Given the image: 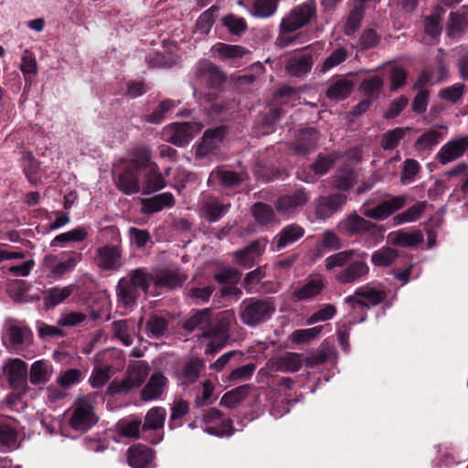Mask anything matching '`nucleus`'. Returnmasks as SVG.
<instances>
[{
  "mask_svg": "<svg viewBox=\"0 0 468 468\" xmlns=\"http://www.w3.org/2000/svg\"><path fill=\"white\" fill-rule=\"evenodd\" d=\"M384 298V292L375 287L367 285L356 289L353 293V324L364 322L365 310L382 303Z\"/></svg>",
  "mask_w": 468,
  "mask_h": 468,
  "instance_id": "nucleus-5",
  "label": "nucleus"
},
{
  "mask_svg": "<svg viewBox=\"0 0 468 468\" xmlns=\"http://www.w3.org/2000/svg\"><path fill=\"white\" fill-rule=\"evenodd\" d=\"M336 314V309L333 304H324L321 309L314 312L312 315H310L306 324L311 325L319 322H325L332 319Z\"/></svg>",
  "mask_w": 468,
  "mask_h": 468,
  "instance_id": "nucleus-64",
  "label": "nucleus"
},
{
  "mask_svg": "<svg viewBox=\"0 0 468 468\" xmlns=\"http://www.w3.org/2000/svg\"><path fill=\"white\" fill-rule=\"evenodd\" d=\"M313 64V55L306 52L290 58L285 64V71L292 77H302L311 70Z\"/></svg>",
  "mask_w": 468,
  "mask_h": 468,
  "instance_id": "nucleus-29",
  "label": "nucleus"
},
{
  "mask_svg": "<svg viewBox=\"0 0 468 468\" xmlns=\"http://www.w3.org/2000/svg\"><path fill=\"white\" fill-rule=\"evenodd\" d=\"M116 294L118 302L125 307L133 306L139 298V289L129 280L127 276L120 279Z\"/></svg>",
  "mask_w": 468,
  "mask_h": 468,
  "instance_id": "nucleus-30",
  "label": "nucleus"
},
{
  "mask_svg": "<svg viewBox=\"0 0 468 468\" xmlns=\"http://www.w3.org/2000/svg\"><path fill=\"white\" fill-rule=\"evenodd\" d=\"M468 26V16L464 14H451V22L447 28V35L450 37H457Z\"/></svg>",
  "mask_w": 468,
  "mask_h": 468,
  "instance_id": "nucleus-55",
  "label": "nucleus"
},
{
  "mask_svg": "<svg viewBox=\"0 0 468 468\" xmlns=\"http://www.w3.org/2000/svg\"><path fill=\"white\" fill-rule=\"evenodd\" d=\"M145 328L149 336L160 338L167 331L168 323L163 317L153 315L146 322Z\"/></svg>",
  "mask_w": 468,
  "mask_h": 468,
  "instance_id": "nucleus-52",
  "label": "nucleus"
},
{
  "mask_svg": "<svg viewBox=\"0 0 468 468\" xmlns=\"http://www.w3.org/2000/svg\"><path fill=\"white\" fill-rule=\"evenodd\" d=\"M165 186V178L159 172L156 164L151 165L150 169L144 175L142 193L149 195L163 189Z\"/></svg>",
  "mask_w": 468,
  "mask_h": 468,
  "instance_id": "nucleus-33",
  "label": "nucleus"
},
{
  "mask_svg": "<svg viewBox=\"0 0 468 468\" xmlns=\"http://www.w3.org/2000/svg\"><path fill=\"white\" fill-rule=\"evenodd\" d=\"M251 390V386L250 384L242 385L237 387L228 392H226L221 399L219 404L221 406L227 407L229 409H233L239 406L246 398L249 396Z\"/></svg>",
  "mask_w": 468,
  "mask_h": 468,
  "instance_id": "nucleus-38",
  "label": "nucleus"
},
{
  "mask_svg": "<svg viewBox=\"0 0 468 468\" xmlns=\"http://www.w3.org/2000/svg\"><path fill=\"white\" fill-rule=\"evenodd\" d=\"M219 8L217 5H212L207 10L204 11L197 20V30L204 35L209 33L211 27L215 23V15L218 12Z\"/></svg>",
  "mask_w": 468,
  "mask_h": 468,
  "instance_id": "nucleus-50",
  "label": "nucleus"
},
{
  "mask_svg": "<svg viewBox=\"0 0 468 468\" xmlns=\"http://www.w3.org/2000/svg\"><path fill=\"white\" fill-rule=\"evenodd\" d=\"M4 374L10 387L20 394H26L27 385V365L20 358H8L3 366Z\"/></svg>",
  "mask_w": 468,
  "mask_h": 468,
  "instance_id": "nucleus-7",
  "label": "nucleus"
},
{
  "mask_svg": "<svg viewBox=\"0 0 468 468\" xmlns=\"http://www.w3.org/2000/svg\"><path fill=\"white\" fill-rule=\"evenodd\" d=\"M81 260L82 254L77 251L64 252L59 261L56 255L48 254L43 259V265L51 276L60 278L73 271Z\"/></svg>",
  "mask_w": 468,
  "mask_h": 468,
  "instance_id": "nucleus-6",
  "label": "nucleus"
},
{
  "mask_svg": "<svg viewBox=\"0 0 468 468\" xmlns=\"http://www.w3.org/2000/svg\"><path fill=\"white\" fill-rule=\"evenodd\" d=\"M277 5V0H255L250 13L258 18H267L276 12Z\"/></svg>",
  "mask_w": 468,
  "mask_h": 468,
  "instance_id": "nucleus-46",
  "label": "nucleus"
},
{
  "mask_svg": "<svg viewBox=\"0 0 468 468\" xmlns=\"http://www.w3.org/2000/svg\"><path fill=\"white\" fill-rule=\"evenodd\" d=\"M195 77L199 85H205L209 89H217L227 80L219 67L207 60L197 64Z\"/></svg>",
  "mask_w": 468,
  "mask_h": 468,
  "instance_id": "nucleus-10",
  "label": "nucleus"
},
{
  "mask_svg": "<svg viewBox=\"0 0 468 468\" xmlns=\"http://www.w3.org/2000/svg\"><path fill=\"white\" fill-rule=\"evenodd\" d=\"M213 48L222 60L242 58L248 53L246 48L241 46L225 43H218Z\"/></svg>",
  "mask_w": 468,
  "mask_h": 468,
  "instance_id": "nucleus-45",
  "label": "nucleus"
},
{
  "mask_svg": "<svg viewBox=\"0 0 468 468\" xmlns=\"http://www.w3.org/2000/svg\"><path fill=\"white\" fill-rule=\"evenodd\" d=\"M269 363L272 370L293 373L302 368L303 359L301 354L287 352L284 355L271 360Z\"/></svg>",
  "mask_w": 468,
  "mask_h": 468,
  "instance_id": "nucleus-25",
  "label": "nucleus"
},
{
  "mask_svg": "<svg viewBox=\"0 0 468 468\" xmlns=\"http://www.w3.org/2000/svg\"><path fill=\"white\" fill-rule=\"evenodd\" d=\"M398 251L386 247L382 248L372 254L371 261L375 266L387 267L391 265L398 258Z\"/></svg>",
  "mask_w": 468,
  "mask_h": 468,
  "instance_id": "nucleus-51",
  "label": "nucleus"
},
{
  "mask_svg": "<svg viewBox=\"0 0 468 468\" xmlns=\"http://www.w3.org/2000/svg\"><path fill=\"white\" fill-rule=\"evenodd\" d=\"M142 426L140 419L122 420L117 424V432L121 437L137 440L141 437Z\"/></svg>",
  "mask_w": 468,
  "mask_h": 468,
  "instance_id": "nucleus-42",
  "label": "nucleus"
},
{
  "mask_svg": "<svg viewBox=\"0 0 468 468\" xmlns=\"http://www.w3.org/2000/svg\"><path fill=\"white\" fill-rule=\"evenodd\" d=\"M407 130L406 128L398 127L385 133L382 136L381 146L385 150L395 148L405 136Z\"/></svg>",
  "mask_w": 468,
  "mask_h": 468,
  "instance_id": "nucleus-60",
  "label": "nucleus"
},
{
  "mask_svg": "<svg viewBox=\"0 0 468 468\" xmlns=\"http://www.w3.org/2000/svg\"><path fill=\"white\" fill-rule=\"evenodd\" d=\"M168 384L167 378L161 372L153 374L141 391V399L144 401H151L159 399Z\"/></svg>",
  "mask_w": 468,
  "mask_h": 468,
  "instance_id": "nucleus-26",
  "label": "nucleus"
},
{
  "mask_svg": "<svg viewBox=\"0 0 468 468\" xmlns=\"http://www.w3.org/2000/svg\"><path fill=\"white\" fill-rule=\"evenodd\" d=\"M111 366L107 364L95 365L90 378L89 383L93 388H101L106 385L110 379Z\"/></svg>",
  "mask_w": 468,
  "mask_h": 468,
  "instance_id": "nucleus-44",
  "label": "nucleus"
},
{
  "mask_svg": "<svg viewBox=\"0 0 468 468\" xmlns=\"http://www.w3.org/2000/svg\"><path fill=\"white\" fill-rule=\"evenodd\" d=\"M16 430L7 423H0V445L2 447L14 449L16 447Z\"/></svg>",
  "mask_w": 468,
  "mask_h": 468,
  "instance_id": "nucleus-56",
  "label": "nucleus"
},
{
  "mask_svg": "<svg viewBox=\"0 0 468 468\" xmlns=\"http://www.w3.org/2000/svg\"><path fill=\"white\" fill-rule=\"evenodd\" d=\"M204 367L201 359L191 358L183 367L182 372L179 376L181 385L188 386L198 379L200 372Z\"/></svg>",
  "mask_w": 468,
  "mask_h": 468,
  "instance_id": "nucleus-37",
  "label": "nucleus"
},
{
  "mask_svg": "<svg viewBox=\"0 0 468 468\" xmlns=\"http://www.w3.org/2000/svg\"><path fill=\"white\" fill-rule=\"evenodd\" d=\"M341 158L339 152H332L330 154H319L316 160L312 165V170L315 175H325L335 165V163Z\"/></svg>",
  "mask_w": 468,
  "mask_h": 468,
  "instance_id": "nucleus-41",
  "label": "nucleus"
},
{
  "mask_svg": "<svg viewBox=\"0 0 468 468\" xmlns=\"http://www.w3.org/2000/svg\"><path fill=\"white\" fill-rule=\"evenodd\" d=\"M426 208V202H418L402 213L394 217L395 225H401L416 221Z\"/></svg>",
  "mask_w": 468,
  "mask_h": 468,
  "instance_id": "nucleus-47",
  "label": "nucleus"
},
{
  "mask_svg": "<svg viewBox=\"0 0 468 468\" xmlns=\"http://www.w3.org/2000/svg\"><path fill=\"white\" fill-rule=\"evenodd\" d=\"M325 287L324 281L321 277H311L291 295L293 302H305L318 296Z\"/></svg>",
  "mask_w": 468,
  "mask_h": 468,
  "instance_id": "nucleus-21",
  "label": "nucleus"
},
{
  "mask_svg": "<svg viewBox=\"0 0 468 468\" xmlns=\"http://www.w3.org/2000/svg\"><path fill=\"white\" fill-rule=\"evenodd\" d=\"M231 207L230 203H223L218 197L207 195L200 201V213L209 222H217L224 217Z\"/></svg>",
  "mask_w": 468,
  "mask_h": 468,
  "instance_id": "nucleus-13",
  "label": "nucleus"
},
{
  "mask_svg": "<svg viewBox=\"0 0 468 468\" xmlns=\"http://www.w3.org/2000/svg\"><path fill=\"white\" fill-rule=\"evenodd\" d=\"M347 58V51L345 48H337L328 56L321 65L320 71L325 73L337 65L341 64Z\"/></svg>",
  "mask_w": 468,
  "mask_h": 468,
  "instance_id": "nucleus-63",
  "label": "nucleus"
},
{
  "mask_svg": "<svg viewBox=\"0 0 468 468\" xmlns=\"http://www.w3.org/2000/svg\"><path fill=\"white\" fill-rule=\"evenodd\" d=\"M201 129L202 125L197 122H176L165 128V140L176 146H185Z\"/></svg>",
  "mask_w": 468,
  "mask_h": 468,
  "instance_id": "nucleus-8",
  "label": "nucleus"
},
{
  "mask_svg": "<svg viewBox=\"0 0 468 468\" xmlns=\"http://www.w3.org/2000/svg\"><path fill=\"white\" fill-rule=\"evenodd\" d=\"M309 197L303 188L297 189L290 195L280 197L275 207L281 214H290L297 207L304 206L308 202Z\"/></svg>",
  "mask_w": 468,
  "mask_h": 468,
  "instance_id": "nucleus-22",
  "label": "nucleus"
},
{
  "mask_svg": "<svg viewBox=\"0 0 468 468\" xmlns=\"http://www.w3.org/2000/svg\"><path fill=\"white\" fill-rule=\"evenodd\" d=\"M225 136V127L219 126L214 129H208L205 132L201 143L197 148V155L204 157L213 150L219 147Z\"/></svg>",
  "mask_w": 468,
  "mask_h": 468,
  "instance_id": "nucleus-24",
  "label": "nucleus"
},
{
  "mask_svg": "<svg viewBox=\"0 0 468 468\" xmlns=\"http://www.w3.org/2000/svg\"><path fill=\"white\" fill-rule=\"evenodd\" d=\"M112 330L113 337L120 340L125 346H130L133 344L128 321L119 320L113 322Z\"/></svg>",
  "mask_w": 468,
  "mask_h": 468,
  "instance_id": "nucleus-59",
  "label": "nucleus"
},
{
  "mask_svg": "<svg viewBox=\"0 0 468 468\" xmlns=\"http://www.w3.org/2000/svg\"><path fill=\"white\" fill-rule=\"evenodd\" d=\"M82 373L80 369L69 368L59 374L57 383L63 388H69L78 384L81 379Z\"/></svg>",
  "mask_w": 468,
  "mask_h": 468,
  "instance_id": "nucleus-62",
  "label": "nucleus"
},
{
  "mask_svg": "<svg viewBox=\"0 0 468 468\" xmlns=\"http://www.w3.org/2000/svg\"><path fill=\"white\" fill-rule=\"evenodd\" d=\"M305 230L297 224H289L282 228L273 239L274 250L280 251L296 242L304 236Z\"/></svg>",
  "mask_w": 468,
  "mask_h": 468,
  "instance_id": "nucleus-23",
  "label": "nucleus"
},
{
  "mask_svg": "<svg viewBox=\"0 0 468 468\" xmlns=\"http://www.w3.org/2000/svg\"><path fill=\"white\" fill-rule=\"evenodd\" d=\"M116 185L125 195L139 193L141 190L137 176L131 169H126L119 175Z\"/></svg>",
  "mask_w": 468,
  "mask_h": 468,
  "instance_id": "nucleus-40",
  "label": "nucleus"
},
{
  "mask_svg": "<svg viewBox=\"0 0 468 468\" xmlns=\"http://www.w3.org/2000/svg\"><path fill=\"white\" fill-rule=\"evenodd\" d=\"M276 311V305L273 298H249L242 301L239 306V319L248 326L255 327L266 321Z\"/></svg>",
  "mask_w": 468,
  "mask_h": 468,
  "instance_id": "nucleus-3",
  "label": "nucleus"
},
{
  "mask_svg": "<svg viewBox=\"0 0 468 468\" xmlns=\"http://www.w3.org/2000/svg\"><path fill=\"white\" fill-rule=\"evenodd\" d=\"M267 241L257 239L235 252L237 262L244 268H251L263 254Z\"/></svg>",
  "mask_w": 468,
  "mask_h": 468,
  "instance_id": "nucleus-20",
  "label": "nucleus"
},
{
  "mask_svg": "<svg viewBox=\"0 0 468 468\" xmlns=\"http://www.w3.org/2000/svg\"><path fill=\"white\" fill-rule=\"evenodd\" d=\"M468 148V136L447 142L436 154L441 165H447L460 158Z\"/></svg>",
  "mask_w": 468,
  "mask_h": 468,
  "instance_id": "nucleus-15",
  "label": "nucleus"
},
{
  "mask_svg": "<svg viewBox=\"0 0 468 468\" xmlns=\"http://www.w3.org/2000/svg\"><path fill=\"white\" fill-rule=\"evenodd\" d=\"M166 419V410L163 407L151 408L144 416L142 426L143 431H157L163 429Z\"/></svg>",
  "mask_w": 468,
  "mask_h": 468,
  "instance_id": "nucleus-35",
  "label": "nucleus"
},
{
  "mask_svg": "<svg viewBox=\"0 0 468 468\" xmlns=\"http://www.w3.org/2000/svg\"><path fill=\"white\" fill-rule=\"evenodd\" d=\"M129 280L142 292L147 293L150 285L154 284V270L148 271L145 268H137L131 270L127 275Z\"/></svg>",
  "mask_w": 468,
  "mask_h": 468,
  "instance_id": "nucleus-39",
  "label": "nucleus"
},
{
  "mask_svg": "<svg viewBox=\"0 0 468 468\" xmlns=\"http://www.w3.org/2000/svg\"><path fill=\"white\" fill-rule=\"evenodd\" d=\"M440 129L444 130V133L438 130H429L422 133L415 142V148L418 151H429L433 146L437 145L440 141L445 136L448 127L446 125H440Z\"/></svg>",
  "mask_w": 468,
  "mask_h": 468,
  "instance_id": "nucleus-36",
  "label": "nucleus"
},
{
  "mask_svg": "<svg viewBox=\"0 0 468 468\" xmlns=\"http://www.w3.org/2000/svg\"><path fill=\"white\" fill-rule=\"evenodd\" d=\"M75 285L54 286L46 289L43 292V304L46 310L54 309L56 306L64 303L74 292Z\"/></svg>",
  "mask_w": 468,
  "mask_h": 468,
  "instance_id": "nucleus-27",
  "label": "nucleus"
},
{
  "mask_svg": "<svg viewBox=\"0 0 468 468\" xmlns=\"http://www.w3.org/2000/svg\"><path fill=\"white\" fill-rule=\"evenodd\" d=\"M251 212L256 222L261 226L270 224L275 218V213L272 207L262 202L255 203L251 207Z\"/></svg>",
  "mask_w": 468,
  "mask_h": 468,
  "instance_id": "nucleus-48",
  "label": "nucleus"
},
{
  "mask_svg": "<svg viewBox=\"0 0 468 468\" xmlns=\"http://www.w3.org/2000/svg\"><path fill=\"white\" fill-rule=\"evenodd\" d=\"M88 237V231L84 227H78L68 232L56 236L50 242L51 247H56L65 242H81Z\"/></svg>",
  "mask_w": 468,
  "mask_h": 468,
  "instance_id": "nucleus-43",
  "label": "nucleus"
},
{
  "mask_svg": "<svg viewBox=\"0 0 468 468\" xmlns=\"http://www.w3.org/2000/svg\"><path fill=\"white\" fill-rule=\"evenodd\" d=\"M151 158L152 153L148 147H139L133 154L132 164L136 169H150L151 165L154 164L151 162Z\"/></svg>",
  "mask_w": 468,
  "mask_h": 468,
  "instance_id": "nucleus-57",
  "label": "nucleus"
},
{
  "mask_svg": "<svg viewBox=\"0 0 468 468\" xmlns=\"http://www.w3.org/2000/svg\"><path fill=\"white\" fill-rule=\"evenodd\" d=\"M53 373L52 366L45 360H37L31 365L29 380L32 385L48 383Z\"/></svg>",
  "mask_w": 468,
  "mask_h": 468,
  "instance_id": "nucleus-34",
  "label": "nucleus"
},
{
  "mask_svg": "<svg viewBox=\"0 0 468 468\" xmlns=\"http://www.w3.org/2000/svg\"><path fill=\"white\" fill-rule=\"evenodd\" d=\"M333 186L340 190H348L351 186V168L348 164L338 168L332 177Z\"/></svg>",
  "mask_w": 468,
  "mask_h": 468,
  "instance_id": "nucleus-53",
  "label": "nucleus"
},
{
  "mask_svg": "<svg viewBox=\"0 0 468 468\" xmlns=\"http://www.w3.org/2000/svg\"><path fill=\"white\" fill-rule=\"evenodd\" d=\"M210 178L218 179L223 186L235 187L249 179V173L247 170L234 172L220 166L211 172Z\"/></svg>",
  "mask_w": 468,
  "mask_h": 468,
  "instance_id": "nucleus-28",
  "label": "nucleus"
},
{
  "mask_svg": "<svg viewBox=\"0 0 468 468\" xmlns=\"http://www.w3.org/2000/svg\"><path fill=\"white\" fill-rule=\"evenodd\" d=\"M122 250L120 245H105L96 250L97 266L103 271H117L122 265Z\"/></svg>",
  "mask_w": 468,
  "mask_h": 468,
  "instance_id": "nucleus-12",
  "label": "nucleus"
},
{
  "mask_svg": "<svg viewBox=\"0 0 468 468\" xmlns=\"http://www.w3.org/2000/svg\"><path fill=\"white\" fill-rule=\"evenodd\" d=\"M187 279V276L178 270L167 268L154 270V286L155 288L173 290L181 286Z\"/></svg>",
  "mask_w": 468,
  "mask_h": 468,
  "instance_id": "nucleus-14",
  "label": "nucleus"
},
{
  "mask_svg": "<svg viewBox=\"0 0 468 468\" xmlns=\"http://www.w3.org/2000/svg\"><path fill=\"white\" fill-rule=\"evenodd\" d=\"M96 399L93 395L78 397L69 410V427L78 432H87L99 421L96 412Z\"/></svg>",
  "mask_w": 468,
  "mask_h": 468,
  "instance_id": "nucleus-2",
  "label": "nucleus"
},
{
  "mask_svg": "<svg viewBox=\"0 0 468 468\" xmlns=\"http://www.w3.org/2000/svg\"><path fill=\"white\" fill-rule=\"evenodd\" d=\"M174 205V196L171 193L165 192L150 198L143 199L142 212L144 214H154L161 211L165 207H171Z\"/></svg>",
  "mask_w": 468,
  "mask_h": 468,
  "instance_id": "nucleus-31",
  "label": "nucleus"
},
{
  "mask_svg": "<svg viewBox=\"0 0 468 468\" xmlns=\"http://www.w3.org/2000/svg\"><path fill=\"white\" fill-rule=\"evenodd\" d=\"M351 92V82L348 80H339L333 84L326 92V95L331 100H344Z\"/></svg>",
  "mask_w": 468,
  "mask_h": 468,
  "instance_id": "nucleus-54",
  "label": "nucleus"
},
{
  "mask_svg": "<svg viewBox=\"0 0 468 468\" xmlns=\"http://www.w3.org/2000/svg\"><path fill=\"white\" fill-rule=\"evenodd\" d=\"M407 202V197L404 195L391 197L384 200L375 207H364L361 213L372 219L383 221L396 211L401 209Z\"/></svg>",
  "mask_w": 468,
  "mask_h": 468,
  "instance_id": "nucleus-11",
  "label": "nucleus"
},
{
  "mask_svg": "<svg viewBox=\"0 0 468 468\" xmlns=\"http://www.w3.org/2000/svg\"><path fill=\"white\" fill-rule=\"evenodd\" d=\"M316 15L315 3L309 0L295 5L285 15L279 26L282 34H291L308 25Z\"/></svg>",
  "mask_w": 468,
  "mask_h": 468,
  "instance_id": "nucleus-4",
  "label": "nucleus"
},
{
  "mask_svg": "<svg viewBox=\"0 0 468 468\" xmlns=\"http://www.w3.org/2000/svg\"><path fill=\"white\" fill-rule=\"evenodd\" d=\"M346 202V197L343 194H333L327 197H320L316 200L315 215L317 218L325 219L339 210Z\"/></svg>",
  "mask_w": 468,
  "mask_h": 468,
  "instance_id": "nucleus-19",
  "label": "nucleus"
},
{
  "mask_svg": "<svg viewBox=\"0 0 468 468\" xmlns=\"http://www.w3.org/2000/svg\"><path fill=\"white\" fill-rule=\"evenodd\" d=\"M188 411L189 405L186 400L182 399H176L171 406L169 428L173 430L175 427L181 426L182 422L180 420L186 416Z\"/></svg>",
  "mask_w": 468,
  "mask_h": 468,
  "instance_id": "nucleus-49",
  "label": "nucleus"
},
{
  "mask_svg": "<svg viewBox=\"0 0 468 468\" xmlns=\"http://www.w3.org/2000/svg\"><path fill=\"white\" fill-rule=\"evenodd\" d=\"M319 139V133L314 128H304L297 131L291 149L297 155H305L313 151Z\"/></svg>",
  "mask_w": 468,
  "mask_h": 468,
  "instance_id": "nucleus-16",
  "label": "nucleus"
},
{
  "mask_svg": "<svg viewBox=\"0 0 468 468\" xmlns=\"http://www.w3.org/2000/svg\"><path fill=\"white\" fill-rule=\"evenodd\" d=\"M6 337V346L16 348L27 345L32 339L31 329L24 323L14 318H7L4 324Z\"/></svg>",
  "mask_w": 468,
  "mask_h": 468,
  "instance_id": "nucleus-9",
  "label": "nucleus"
},
{
  "mask_svg": "<svg viewBox=\"0 0 468 468\" xmlns=\"http://www.w3.org/2000/svg\"><path fill=\"white\" fill-rule=\"evenodd\" d=\"M154 452L148 446L136 443L127 450V462L132 468H151Z\"/></svg>",
  "mask_w": 468,
  "mask_h": 468,
  "instance_id": "nucleus-18",
  "label": "nucleus"
},
{
  "mask_svg": "<svg viewBox=\"0 0 468 468\" xmlns=\"http://www.w3.org/2000/svg\"><path fill=\"white\" fill-rule=\"evenodd\" d=\"M232 314L228 312L221 313L215 324L212 323V313L209 308L197 311L184 324L183 328L187 332L201 330L202 336L209 338L205 353L213 355L223 348L229 341L230 335V320Z\"/></svg>",
  "mask_w": 468,
  "mask_h": 468,
  "instance_id": "nucleus-1",
  "label": "nucleus"
},
{
  "mask_svg": "<svg viewBox=\"0 0 468 468\" xmlns=\"http://www.w3.org/2000/svg\"><path fill=\"white\" fill-rule=\"evenodd\" d=\"M323 326L318 325L308 329L295 330L292 335L291 340L296 344H305L315 339L323 331Z\"/></svg>",
  "mask_w": 468,
  "mask_h": 468,
  "instance_id": "nucleus-58",
  "label": "nucleus"
},
{
  "mask_svg": "<svg viewBox=\"0 0 468 468\" xmlns=\"http://www.w3.org/2000/svg\"><path fill=\"white\" fill-rule=\"evenodd\" d=\"M388 241L395 246L416 247L423 241L420 231L408 232L402 229L392 231L388 235Z\"/></svg>",
  "mask_w": 468,
  "mask_h": 468,
  "instance_id": "nucleus-32",
  "label": "nucleus"
},
{
  "mask_svg": "<svg viewBox=\"0 0 468 468\" xmlns=\"http://www.w3.org/2000/svg\"><path fill=\"white\" fill-rule=\"evenodd\" d=\"M222 24L233 35H240L248 28L247 23L244 18L236 15L230 14L222 18Z\"/></svg>",
  "mask_w": 468,
  "mask_h": 468,
  "instance_id": "nucleus-61",
  "label": "nucleus"
},
{
  "mask_svg": "<svg viewBox=\"0 0 468 468\" xmlns=\"http://www.w3.org/2000/svg\"><path fill=\"white\" fill-rule=\"evenodd\" d=\"M324 266L327 271L343 268L344 271L337 274L336 280L342 283L351 282V250L341 251L327 257Z\"/></svg>",
  "mask_w": 468,
  "mask_h": 468,
  "instance_id": "nucleus-17",
  "label": "nucleus"
}]
</instances>
